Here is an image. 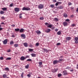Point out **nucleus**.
Returning <instances> with one entry per match:
<instances>
[{
  "label": "nucleus",
  "mask_w": 78,
  "mask_h": 78,
  "mask_svg": "<svg viewBox=\"0 0 78 78\" xmlns=\"http://www.w3.org/2000/svg\"><path fill=\"white\" fill-rule=\"evenodd\" d=\"M31 9L30 8H27L25 7H24L22 9V11H30Z\"/></svg>",
  "instance_id": "obj_1"
},
{
  "label": "nucleus",
  "mask_w": 78,
  "mask_h": 78,
  "mask_svg": "<svg viewBox=\"0 0 78 78\" xmlns=\"http://www.w3.org/2000/svg\"><path fill=\"white\" fill-rule=\"evenodd\" d=\"M38 7L39 9H42L44 8V5L42 4H40L38 5Z\"/></svg>",
  "instance_id": "obj_2"
},
{
  "label": "nucleus",
  "mask_w": 78,
  "mask_h": 78,
  "mask_svg": "<svg viewBox=\"0 0 78 78\" xmlns=\"http://www.w3.org/2000/svg\"><path fill=\"white\" fill-rule=\"evenodd\" d=\"M75 43L76 44H78V37H75L74 38Z\"/></svg>",
  "instance_id": "obj_3"
},
{
  "label": "nucleus",
  "mask_w": 78,
  "mask_h": 78,
  "mask_svg": "<svg viewBox=\"0 0 78 78\" xmlns=\"http://www.w3.org/2000/svg\"><path fill=\"white\" fill-rule=\"evenodd\" d=\"M63 75H67V74H68V73L67 72V71L66 70H64L63 72Z\"/></svg>",
  "instance_id": "obj_4"
},
{
  "label": "nucleus",
  "mask_w": 78,
  "mask_h": 78,
  "mask_svg": "<svg viewBox=\"0 0 78 78\" xmlns=\"http://www.w3.org/2000/svg\"><path fill=\"white\" fill-rule=\"evenodd\" d=\"M7 42H8V39H5L3 41V43L4 45H6L7 44Z\"/></svg>",
  "instance_id": "obj_5"
},
{
  "label": "nucleus",
  "mask_w": 78,
  "mask_h": 78,
  "mask_svg": "<svg viewBox=\"0 0 78 78\" xmlns=\"http://www.w3.org/2000/svg\"><path fill=\"white\" fill-rule=\"evenodd\" d=\"M21 37H22V39H25L26 37V35L24 34H22L21 35Z\"/></svg>",
  "instance_id": "obj_6"
},
{
  "label": "nucleus",
  "mask_w": 78,
  "mask_h": 78,
  "mask_svg": "<svg viewBox=\"0 0 78 78\" xmlns=\"http://www.w3.org/2000/svg\"><path fill=\"white\" fill-rule=\"evenodd\" d=\"M20 59L21 61H24V60L26 59L25 57L23 56H21L20 58Z\"/></svg>",
  "instance_id": "obj_7"
},
{
  "label": "nucleus",
  "mask_w": 78,
  "mask_h": 78,
  "mask_svg": "<svg viewBox=\"0 0 78 78\" xmlns=\"http://www.w3.org/2000/svg\"><path fill=\"white\" fill-rule=\"evenodd\" d=\"M50 31H51V29L48 28L47 29L45 30V32H46V33H49V32H50Z\"/></svg>",
  "instance_id": "obj_8"
},
{
  "label": "nucleus",
  "mask_w": 78,
  "mask_h": 78,
  "mask_svg": "<svg viewBox=\"0 0 78 78\" xmlns=\"http://www.w3.org/2000/svg\"><path fill=\"white\" fill-rule=\"evenodd\" d=\"M14 10L16 12H19L20 11V9L18 8H15Z\"/></svg>",
  "instance_id": "obj_9"
},
{
  "label": "nucleus",
  "mask_w": 78,
  "mask_h": 78,
  "mask_svg": "<svg viewBox=\"0 0 78 78\" xmlns=\"http://www.w3.org/2000/svg\"><path fill=\"white\" fill-rule=\"evenodd\" d=\"M61 3H62V2H57L55 3V6H58V5H60V4H61Z\"/></svg>",
  "instance_id": "obj_10"
},
{
  "label": "nucleus",
  "mask_w": 78,
  "mask_h": 78,
  "mask_svg": "<svg viewBox=\"0 0 78 78\" xmlns=\"http://www.w3.org/2000/svg\"><path fill=\"white\" fill-rule=\"evenodd\" d=\"M35 33H36L37 34H40L41 33V31L39 30L35 31Z\"/></svg>",
  "instance_id": "obj_11"
},
{
  "label": "nucleus",
  "mask_w": 78,
  "mask_h": 78,
  "mask_svg": "<svg viewBox=\"0 0 78 78\" xmlns=\"http://www.w3.org/2000/svg\"><path fill=\"white\" fill-rule=\"evenodd\" d=\"M58 70V69H54L52 70V72L53 73H55V72H56Z\"/></svg>",
  "instance_id": "obj_12"
},
{
  "label": "nucleus",
  "mask_w": 78,
  "mask_h": 78,
  "mask_svg": "<svg viewBox=\"0 0 78 78\" xmlns=\"http://www.w3.org/2000/svg\"><path fill=\"white\" fill-rule=\"evenodd\" d=\"M58 62H59L58 60H55L53 61V64H57V63H58Z\"/></svg>",
  "instance_id": "obj_13"
},
{
  "label": "nucleus",
  "mask_w": 78,
  "mask_h": 78,
  "mask_svg": "<svg viewBox=\"0 0 78 78\" xmlns=\"http://www.w3.org/2000/svg\"><path fill=\"white\" fill-rule=\"evenodd\" d=\"M63 24L64 25V27H66V26H67V23L66 22H64L63 23Z\"/></svg>",
  "instance_id": "obj_14"
},
{
  "label": "nucleus",
  "mask_w": 78,
  "mask_h": 78,
  "mask_svg": "<svg viewBox=\"0 0 78 78\" xmlns=\"http://www.w3.org/2000/svg\"><path fill=\"white\" fill-rule=\"evenodd\" d=\"M24 31V29L23 28H21L20 30V33H23Z\"/></svg>",
  "instance_id": "obj_15"
},
{
  "label": "nucleus",
  "mask_w": 78,
  "mask_h": 78,
  "mask_svg": "<svg viewBox=\"0 0 78 78\" xmlns=\"http://www.w3.org/2000/svg\"><path fill=\"white\" fill-rule=\"evenodd\" d=\"M67 41H70L71 39V37H67L66 38Z\"/></svg>",
  "instance_id": "obj_16"
},
{
  "label": "nucleus",
  "mask_w": 78,
  "mask_h": 78,
  "mask_svg": "<svg viewBox=\"0 0 78 78\" xmlns=\"http://www.w3.org/2000/svg\"><path fill=\"white\" fill-rule=\"evenodd\" d=\"M42 50H43V51H44V52H45V51H46L47 52H48V50H47V49H46L45 48H43Z\"/></svg>",
  "instance_id": "obj_17"
},
{
  "label": "nucleus",
  "mask_w": 78,
  "mask_h": 78,
  "mask_svg": "<svg viewBox=\"0 0 78 78\" xmlns=\"http://www.w3.org/2000/svg\"><path fill=\"white\" fill-rule=\"evenodd\" d=\"M24 45L26 47H28V44L27 43H23Z\"/></svg>",
  "instance_id": "obj_18"
},
{
  "label": "nucleus",
  "mask_w": 78,
  "mask_h": 78,
  "mask_svg": "<svg viewBox=\"0 0 78 78\" xmlns=\"http://www.w3.org/2000/svg\"><path fill=\"white\" fill-rule=\"evenodd\" d=\"M31 56H32V57H36V54H33V53H32V54H31Z\"/></svg>",
  "instance_id": "obj_19"
},
{
  "label": "nucleus",
  "mask_w": 78,
  "mask_h": 78,
  "mask_svg": "<svg viewBox=\"0 0 78 78\" xmlns=\"http://www.w3.org/2000/svg\"><path fill=\"white\" fill-rule=\"evenodd\" d=\"M14 45L15 47H17L19 46V44H14Z\"/></svg>",
  "instance_id": "obj_20"
},
{
  "label": "nucleus",
  "mask_w": 78,
  "mask_h": 78,
  "mask_svg": "<svg viewBox=\"0 0 78 78\" xmlns=\"http://www.w3.org/2000/svg\"><path fill=\"white\" fill-rule=\"evenodd\" d=\"M2 9L3 11H6L7 9V8L6 7H4L2 8Z\"/></svg>",
  "instance_id": "obj_21"
},
{
  "label": "nucleus",
  "mask_w": 78,
  "mask_h": 78,
  "mask_svg": "<svg viewBox=\"0 0 78 78\" xmlns=\"http://www.w3.org/2000/svg\"><path fill=\"white\" fill-rule=\"evenodd\" d=\"M63 16L65 17H67L68 16L67 15L66 13L64 14Z\"/></svg>",
  "instance_id": "obj_22"
},
{
  "label": "nucleus",
  "mask_w": 78,
  "mask_h": 78,
  "mask_svg": "<svg viewBox=\"0 0 78 78\" xmlns=\"http://www.w3.org/2000/svg\"><path fill=\"white\" fill-rule=\"evenodd\" d=\"M15 31H19L20 30V29L19 28H16L15 29Z\"/></svg>",
  "instance_id": "obj_23"
},
{
  "label": "nucleus",
  "mask_w": 78,
  "mask_h": 78,
  "mask_svg": "<svg viewBox=\"0 0 78 78\" xmlns=\"http://www.w3.org/2000/svg\"><path fill=\"white\" fill-rule=\"evenodd\" d=\"M54 20H55V22H57V21H58V19L57 18H55L54 19Z\"/></svg>",
  "instance_id": "obj_24"
},
{
  "label": "nucleus",
  "mask_w": 78,
  "mask_h": 78,
  "mask_svg": "<svg viewBox=\"0 0 78 78\" xmlns=\"http://www.w3.org/2000/svg\"><path fill=\"white\" fill-rule=\"evenodd\" d=\"M25 67L26 69H28V67H29V64H27V65Z\"/></svg>",
  "instance_id": "obj_25"
},
{
  "label": "nucleus",
  "mask_w": 78,
  "mask_h": 78,
  "mask_svg": "<svg viewBox=\"0 0 78 78\" xmlns=\"http://www.w3.org/2000/svg\"><path fill=\"white\" fill-rule=\"evenodd\" d=\"M61 34V31H59L57 32V34H58V35H60Z\"/></svg>",
  "instance_id": "obj_26"
},
{
  "label": "nucleus",
  "mask_w": 78,
  "mask_h": 78,
  "mask_svg": "<svg viewBox=\"0 0 78 78\" xmlns=\"http://www.w3.org/2000/svg\"><path fill=\"white\" fill-rule=\"evenodd\" d=\"M5 70H7V71L9 70V68L8 67H6L5 68Z\"/></svg>",
  "instance_id": "obj_27"
},
{
  "label": "nucleus",
  "mask_w": 78,
  "mask_h": 78,
  "mask_svg": "<svg viewBox=\"0 0 78 78\" xmlns=\"http://www.w3.org/2000/svg\"><path fill=\"white\" fill-rule=\"evenodd\" d=\"M0 13L1 14H4V12L3 11H1L0 12Z\"/></svg>",
  "instance_id": "obj_28"
},
{
  "label": "nucleus",
  "mask_w": 78,
  "mask_h": 78,
  "mask_svg": "<svg viewBox=\"0 0 78 78\" xmlns=\"http://www.w3.org/2000/svg\"><path fill=\"white\" fill-rule=\"evenodd\" d=\"M28 50H29V51H33V49L29 48L28 49Z\"/></svg>",
  "instance_id": "obj_29"
},
{
  "label": "nucleus",
  "mask_w": 78,
  "mask_h": 78,
  "mask_svg": "<svg viewBox=\"0 0 78 78\" xmlns=\"http://www.w3.org/2000/svg\"><path fill=\"white\" fill-rule=\"evenodd\" d=\"M44 17H41L40 18V20H44Z\"/></svg>",
  "instance_id": "obj_30"
},
{
  "label": "nucleus",
  "mask_w": 78,
  "mask_h": 78,
  "mask_svg": "<svg viewBox=\"0 0 78 78\" xmlns=\"http://www.w3.org/2000/svg\"><path fill=\"white\" fill-rule=\"evenodd\" d=\"M52 27V25L51 24L49 25L48 26V28H51Z\"/></svg>",
  "instance_id": "obj_31"
},
{
  "label": "nucleus",
  "mask_w": 78,
  "mask_h": 78,
  "mask_svg": "<svg viewBox=\"0 0 78 78\" xmlns=\"http://www.w3.org/2000/svg\"><path fill=\"white\" fill-rule=\"evenodd\" d=\"M62 61H63V59H59V60H58V61L59 62H61Z\"/></svg>",
  "instance_id": "obj_32"
},
{
  "label": "nucleus",
  "mask_w": 78,
  "mask_h": 78,
  "mask_svg": "<svg viewBox=\"0 0 78 78\" xmlns=\"http://www.w3.org/2000/svg\"><path fill=\"white\" fill-rule=\"evenodd\" d=\"M6 60H11V58H10V57H8L6 59Z\"/></svg>",
  "instance_id": "obj_33"
},
{
  "label": "nucleus",
  "mask_w": 78,
  "mask_h": 78,
  "mask_svg": "<svg viewBox=\"0 0 78 78\" xmlns=\"http://www.w3.org/2000/svg\"><path fill=\"white\" fill-rule=\"evenodd\" d=\"M2 76L3 77V78H6V77L7 76L6 74H3Z\"/></svg>",
  "instance_id": "obj_34"
},
{
  "label": "nucleus",
  "mask_w": 78,
  "mask_h": 78,
  "mask_svg": "<svg viewBox=\"0 0 78 78\" xmlns=\"http://www.w3.org/2000/svg\"><path fill=\"white\" fill-rule=\"evenodd\" d=\"M24 74V73H21V76L23 78V74Z\"/></svg>",
  "instance_id": "obj_35"
},
{
  "label": "nucleus",
  "mask_w": 78,
  "mask_h": 78,
  "mask_svg": "<svg viewBox=\"0 0 78 78\" xmlns=\"http://www.w3.org/2000/svg\"><path fill=\"white\" fill-rule=\"evenodd\" d=\"M58 9H62L63 8V7L62 6H60L59 7H58Z\"/></svg>",
  "instance_id": "obj_36"
},
{
  "label": "nucleus",
  "mask_w": 78,
  "mask_h": 78,
  "mask_svg": "<svg viewBox=\"0 0 78 78\" xmlns=\"http://www.w3.org/2000/svg\"><path fill=\"white\" fill-rule=\"evenodd\" d=\"M10 45H12V44H14V42L12 41H11L10 42Z\"/></svg>",
  "instance_id": "obj_37"
},
{
  "label": "nucleus",
  "mask_w": 78,
  "mask_h": 78,
  "mask_svg": "<svg viewBox=\"0 0 78 78\" xmlns=\"http://www.w3.org/2000/svg\"><path fill=\"white\" fill-rule=\"evenodd\" d=\"M9 6L10 7H12V6H13V4L12 3L9 5Z\"/></svg>",
  "instance_id": "obj_38"
},
{
  "label": "nucleus",
  "mask_w": 78,
  "mask_h": 78,
  "mask_svg": "<svg viewBox=\"0 0 78 78\" xmlns=\"http://www.w3.org/2000/svg\"><path fill=\"white\" fill-rule=\"evenodd\" d=\"M32 60L31 59H28L27 60V61H31Z\"/></svg>",
  "instance_id": "obj_39"
},
{
  "label": "nucleus",
  "mask_w": 78,
  "mask_h": 78,
  "mask_svg": "<svg viewBox=\"0 0 78 78\" xmlns=\"http://www.w3.org/2000/svg\"><path fill=\"white\" fill-rule=\"evenodd\" d=\"M62 75V74H61L59 73L58 74V77H60Z\"/></svg>",
  "instance_id": "obj_40"
},
{
  "label": "nucleus",
  "mask_w": 78,
  "mask_h": 78,
  "mask_svg": "<svg viewBox=\"0 0 78 78\" xmlns=\"http://www.w3.org/2000/svg\"><path fill=\"white\" fill-rule=\"evenodd\" d=\"M38 64L39 65H42V62H39Z\"/></svg>",
  "instance_id": "obj_41"
},
{
  "label": "nucleus",
  "mask_w": 78,
  "mask_h": 78,
  "mask_svg": "<svg viewBox=\"0 0 78 78\" xmlns=\"http://www.w3.org/2000/svg\"><path fill=\"white\" fill-rule=\"evenodd\" d=\"M76 25L75 24H73L71 25V27H74Z\"/></svg>",
  "instance_id": "obj_42"
},
{
  "label": "nucleus",
  "mask_w": 78,
  "mask_h": 78,
  "mask_svg": "<svg viewBox=\"0 0 78 78\" xmlns=\"http://www.w3.org/2000/svg\"><path fill=\"white\" fill-rule=\"evenodd\" d=\"M50 6L51 7V8H53L54 7V5H50Z\"/></svg>",
  "instance_id": "obj_43"
},
{
  "label": "nucleus",
  "mask_w": 78,
  "mask_h": 78,
  "mask_svg": "<svg viewBox=\"0 0 78 78\" xmlns=\"http://www.w3.org/2000/svg\"><path fill=\"white\" fill-rule=\"evenodd\" d=\"M1 19L2 20H5V18L4 16H2L1 17Z\"/></svg>",
  "instance_id": "obj_44"
},
{
  "label": "nucleus",
  "mask_w": 78,
  "mask_h": 78,
  "mask_svg": "<svg viewBox=\"0 0 78 78\" xmlns=\"http://www.w3.org/2000/svg\"><path fill=\"white\" fill-rule=\"evenodd\" d=\"M56 45L57 46L60 45H61V43H57L56 44Z\"/></svg>",
  "instance_id": "obj_45"
},
{
  "label": "nucleus",
  "mask_w": 78,
  "mask_h": 78,
  "mask_svg": "<svg viewBox=\"0 0 78 78\" xmlns=\"http://www.w3.org/2000/svg\"><path fill=\"white\" fill-rule=\"evenodd\" d=\"M39 45V43H37L36 44V46H38V45Z\"/></svg>",
  "instance_id": "obj_46"
},
{
  "label": "nucleus",
  "mask_w": 78,
  "mask_h": 78,
  "mask_svg": "<svg viewBox=\"0 0 78 78\" xmlns=\"http://www.w3.org/2000/svg\"><path fill=\"white\" fill-rule=\"evenodd\" d=\"M66 22H69V21H70V20H69V19H67L66 20Z\"/></svg>",
  "instance_id": "obj_47"
},
{
  "label": "nucleus",
  "mask_w": 78,
  "mask_h": 78,
  "mask_svg": "<svg viewBox=\"0 0 78 78\" xmlns=\"http://www.w3.org/2000/svg\"><path fill=\"white\" fill-rule=\"evenodd\" d=\"M27 76L28 77H31V75L30 74H27Z\"/></svg>",
  "instance_id": "obj_48"
},
{
  "label": "nucleus",
  "mask_w": 78,
  "mask_h": 78,
  "mask_svg": "<svg viewBox=\"0 0 78 78\" xmlns=\"http://www.w3.org/2000/svg\"><path fill=\"white\" fill-rule=\"evenodd\" d=\"M30 58V56L29 55H26V57H25V58Z\"/></svg>",
  "instance_id": "obj_49"
},
{
  "label": "nucleus",
  "mask_w": 78,
  "mask_h": 78,
  "mask_svg": "<svg viewBox=\"0 0 78 78\" xmlns=\"http://www.w3.org/2000/svg\"><path fill=\"white\" fill-rule=\"evenodd\" d=\"M0 59L1 60H3V57H0Z\"/></svg>",
  "instance_id": "obj_50"
},
{
  "label": "nucleus",
  "mask_w": 78,
  "mask_h": 78,
  "mask_svg": "<svg viewBox=\"0 0 78 78\" xmlns=\"http://www.w3.org/2000/svg\"><path fill=\"white\" fill-rule=\"evenodd\" d=\"M45 25H47V26H48V25H49V24L48 23H45Z\"/></svg>",
  "instance_id": "obj_51"
},
{
  "label": "nucleus",
  "mask_w": 78,
  "mask_h": 78,
  "mask_svg": "<svg viewBox=\"0 0 78 78\" xmlns=\"http://www.w3.org/2000/svg\"><path fill=\"white\" fill-rule=\"evenodd\" d=\"M10 51H11V50H10V49H9L7 51V52H8V53H9V52H10Z\"/></svg>",
  "instance_id": "obj_52"
},
{
  "label": "nucleus",
  "mask_w": 78,
  "mask_h": 78,
  "mask_svg": "<svg viewBox=\"0 0 78 78\" xmlns=\"http://www.w3.org/2000/svg\"><path fill=\"white\" fill-rule=\"evenodd\" d=\"M12 37H15V35H12Z\"/></svg>",
  "instance_id": "obj_53"
},
{
  "label": "nucleus",
  "mask_w": 78,
  "mask_h": 78,
  "mask_svg": "<svg viewBox=\"0 0 78 78\" xmlns=\"http://www.w3.org/2000/svg\"><path fill=\"white\" fill-rule=\"evenodd\" d=\"M53 2H56L57 1L56 0H53Z\"/></svg>",
  "instance_id": "obj_54"
},
{
  "label": "nucleus",
  "mask_w": 78,
  "mask_h": 78,
  "mask_svg": "<svg viewBox=\"0 0 78 78\" xmlns=\"http://www.w3.org/2000/svg\"><path fill=\"white\" fill-rule=\"evenodd\" d=\"M58 31V29H55V31Z\"/></svg>",
  "instance_id": "obj_55"
},
{
  "label": "nucleus",
  "mask_w": 78,
  "mask_h": 78,
  "mask_svg": "<svg viewBox=\"0 0 78 78\" xmlns=\"http://www.w3.org/2000/svg\"><path fill=\"white\" fill-rule=\"evenodd\" d=\"M2 30H3V28L2 27H0V31Z\"/></svg>",
  "instance_id": "obj_56"
},
{
  "label": "nucleus",
  "mask_w": 78,
  "mask_h": 78,
  "mask_svg": "<svg viewBox=\"0 0 78 78\" xmlns=\"http://www.w3.org/2000/svg\"><path fill=\"white\" fill-rule=\"evenodd\" d=\"M69 5H72V3H70V2H69Z\"/></svg>",
  "instance_id": "obj_57"
},
{
  "label": "nucleus",
  "mask_w": 78,
  "mask_h": 78,
  "mask_svg": "<svg viewBox=\"0 0 78 78\" xmlns=\"http://www.w3.org/2000/svg\"><path fill=\"white\" fill-rule=\"evenodd\" d=\"M66 69H69V67L68 66V67H67V68H66Z\"/></svg>",
  "instance_id": "obj_58"
},
{
  "label": "nucleus",
  "mask_w": 78,
  "mask_h": 78,
  "mask_svg": "<svg viewBox=\"0 0 78 78\" xmlns=\"http://www.w3.org/2000/svg\"><path fill=\"white\" fill-rule=\"evenodd\" d=\"M19 18H20V19H22V16H19Z\"/></svg>",
  "instance_id": "obj_59"
},
{
  "label": "nucleus",
  "mask_w": 78,
  "mask_h": 78,
  "mask_svg": "<svg viewBox=\"0 0 78 78\" xmlns=\"http://www.w3.org/2000/svg\"><path fill=\"white\" fill-rule=\"evenodd\" d=\"M38 66L39 67H40L41 68L42 67V66H41V65H38Z\"/></svg>",
  "instance_id": "obj_60"
},
{
  "label": "nucleus",
  "mask_w": 78,
  "mask_h": 78,
  "mask_svg": "<svg viewBox=\"0 0 78 78\" xmlns=\"http://www.w3.org/2000/svg\"><path fill=\"white\" fill-rule=\"evenodd\" d=\"M76 12H78V8H77L76 9Z\"/></svg>",
  "instance_id": "obj_61"
},
{
  "label": "nucleus",
  "mask_w": 78,
  "mask_h": 78,
  "mask_svg": "<svg viewBox=\"0 0 78 78\" xmlns=\"http://www.w3.org/2000/svg\"><path fill=\"white\" fill-rule=\"evenodd\" d=\"M76 68L78 69V64L76 65Z\"/></svg>",
  "instance_id": "obj_62"
},
{
  "label": "nucleus",
  "mask_w": 78,
  "mask_h": 78,
  "mask_svg": "<svg viewBox=\"0 0 78 78\" xmlns=\"http://www.w3.org/2000/svg\"><path fill=\"white\" fill-rule=\"evenodd\" d=\"M12 27H15V25H14V24H13V25H12Z\"/></svg>",
  "instance_id": "obj_63"
},
{
  "label": "nucleus",
  "mask_w": 78,
  "mask_h": 78,
  "mask_svg": "<svg viewBox=\"0 0 78 78\" xmlns=\"http://www.w3.org/2000/svg\"><path fill=\"white\" fill-rule=\"evenodd\" d=\"M73 69H71V70H70V72H73Z\"/></svg>",
  "instance_id": "obj_64"
}]
</instances>
